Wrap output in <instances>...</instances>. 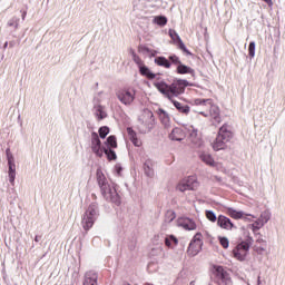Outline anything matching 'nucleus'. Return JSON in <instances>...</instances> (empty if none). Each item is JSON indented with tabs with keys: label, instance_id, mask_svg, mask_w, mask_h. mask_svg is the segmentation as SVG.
I'll list each match as a JSON object with an SVG mask.
<instances>
[{
	"label": "nucleus",
	"instance_id": "nucleus-1",
	"mask_svg": "<svg viewBox=\"0 0 285 285\" xmlns=\"http://www.w3.org/2000/svg\"><path fill=\"white\" fill-rule=\"evenodd\" d=\"M230 139H233V131H230V129H228L227 124H224L219 128L217 137L214 140V142L212 144V147L216 151L226 150V145L228 144V141H230Z\"/></svg>",
	"mask_w": 285,
	"mask_h": 285
},
{
	"label": "nucleus",
	"instance_id": "nucleus-2",
	"mask_svg": "<svg viewBox=\"0 0 285 285\" xmlns=\"http://www.w3.org/2000/svg\"><path fill=\"white\" fill-rule=\"evenodd\" d=\"M195 106H205L207 112L213 117L215 124H222V116H219V107L213 105V99L197 98L194 100Z\"/></svg>",
	"mask_w": 285,
	"mask_h": 285
},
{
	"label": "nucleus",
	"instance_id": "nucleus-3",
	"mask_svg": "<svg viewBox=\"0 0 285 285\" xmlns=\"http://www.w3.org/2000/svg\"><path fill=\"white\" fill-rule=\"evenodd\" d=\"M101 195L107 202H111L112 204H116V206H119L121 204V198L119 197V194L117 193V188L115 186L108 184L104 187H100Z\"/></svg>",
	"mask_w": 285,
	"mask_h": 285
},
{
	"label": "nucleus",
	"instance_id": "nucleus-4",
	"mask_svg": "<svg viewBox=\"0 0 285 285\" xmlns=\"http://www.w3.org/2000/svg\"><path fill=\"white\" fill-rule=\"evenodd\" d=\"M203 246H204V235H202V233H196L191 242L189 243V246L187 248V254L190 255V257H195V255L202 252Z\"/></svg>",
	"mask_w": 285,
	"mask_h": 285
},
{
	"label": "nucleus",
	"instance_id": "nucleus-5",
	"mask_svg": "<svg viewBox=\"0 0 285 285\" xmlns=\"http://www.w3.org/2000/svg\"><path fill=\"white\" fill-rule=\"evenodd\" d=\"M176 188L180 193H186V190H197V188H199V181H197V177L188 176L181 179Z\"/></svg>",
	"mask_w": 285,
	"mask_h": 285
},
{
	"label": "nucleus",
	"instance_id": "nucleus-6",
	"mask_svg": "<svg viewBox=\"0 0 285 285\" xmlns=\"http://www.w3.org/2000/svg\"><path fill=\"white\" fill-rule=\"evenodd\" d=\"M138 121L144 126L142 132H150L155 126V115L149 110L145 109L140 115Z\"/></svg>",
	"mask_w": 285,
	"mask_h": 285
},
{
	"label": "nucleus",
	"instance_id": "nucleus-7",
	"mask_svg": "<svg viewBox=\"0 0 285 285\" xmlns=\"http://www.w3.org/2000/svg\"><path fill=\"white\" fill-rule=\"evenodd\" d=\"M117 99L124 104V106H131L132 101H135V97L137 96V91L132 88L120 89L118 90Z\"/></svg>",
	"mask_w": 285,
	"mask_h": 285
},
{
	"label": "nucleus",
	"instance_id": "nucleus-8",
	"mask_svg": "<svg viewBox=\"0 0 285 285\" xmlns=\"http://www.w3.org/2000/svg\"><path fill=\"white\" fill-rule=\"evenodd\" d=\"M186 86H188V81L186 80H176L169 85V99L173 100V97H179V95H184Z\"/></svg>",
	"mask_w": 285,
	"mask_h": 285
},
{
	"label": "nucleus",
	"instance_id": "nucleus-9",
	"mask_svg": "<svg viewBox=\"0 0 285 285\" xmlns=\"http://www.w3.org/2000/svg\"><path fill=\"white\" fill-rule=\"evenodd\" d=\"M248 250H250V245L247 242H242L233 249V255L238 262H244L246 255H248Z\"/></svg>",
	"mask_w": 285,
	"mask_h": 285
},
{
	"label": "nucleus",
	"instance_id": "nucleus-10",
	"mask_svg": "<svg viewBox=\"0 0 285 285\" xmlns=\"http://www.w3.org/2000/svg\"><path fill=\"white\" fill-rule=\"evenodd\" d=\"M91 150L96 157H104V148L101 147V140L99 134L91 132Z\"/></svg>",
	"mask_w": 285,
	"mask_h": 285
},
{
	"label": "nucleus",
	"instance_id": "nucleus-11",
	"mask_svg": "<svg viewBox=\"0 0 285 285\" xmlns=\"http://www.w3.org/2000/svg\"><path fill=\"white\" fill-rule=\"evenodd\" d=\"M168 35L171 39V41L179 48V50H183L186 55H191L190 51L186 48V45H184V41L179 37V33L175 31L174 29H169Z\"/></svg>",
	"mask_w": 285,
	"mask_h": 285
},
{
	"label": "nucleus",
	"instance_id": "nucleus-12",
	"mask_svg": "<svg viewBox=\"0 0 285 285\" xmlns=\"http://www.w3.org/2000/svg\"><path fill=\"white\" fill-rule=\"evenodd\" d=\"M216 277L222 281V284L233 285V279L230 278V274L224 269L223 266H215Z\"/></svg>",
	"mask_w": 285,
	"mask_h": 285
},
{
	"label": "nucleus",
	"instance_id": "nucleus-13",
	"mask_svg": "<svg viewBox=\"0 0 285 285\" xmlns=\"http://www.w3.org/2000/svg\"><path fill=\"white\" fill-rule=\"evenodd\" d=\"M217 226H219V228H223V230H230L232 228H235V224H233L230 218L224 215L218 216Z\"/></svg>",
	"mask_w": 285,
	"mask_h": 285
},
{
	"label": "nucleus",
	"instance_id": "nucleus-14",
	"mask_svg": "<svg viewBox=\"0 0 285 285\" xmlns=\"http://www.w3.org/2000/svg\"><path fill=\"white\" fill-rule=\"evenodd\" d=\"M178 226L184 230H197V224L190 218H179Z\"/></svg>",
	"mask_w": 285,
	"mask_h": 285
},
{
	"label": "nucleus",
	"instance_id": "nucleus-15",
	"mask_svg": "<svg viewBox=\"0 0 285 285\" xmlns=\"http://www.w3.org/2000/svg\"><path fill=\"white\" fill-rule=\"evenodd\" d=\"M155 88H157L158 91L161 92V95H165L169 99L170 97V85L166 83L165 81H155L154 82Z\"/></svg>",
	"mask_w": 285,
	"mask_h": 285
},
{
	"label": "nucleus",
	"instance_id": "nucleus-16",
	"mask_svg": "<svg viewBox=\"0 0 285 285\" xmlns=\"http://www.w3.org/2000/svg\"><path fill=\"white\" fill-rule=\"evenodd\" d=\"M169 139L171 141H183V139H186V132L181 128H174L169 134Z\"/></svg>",
	"mask_w": 285,
	"mask_h": 285
},
{
	"label": "nucleus",
	"instance_id": "nucleus-17",
	"mask_svg": "<svg viewBox=\"0 0 285 285\" xmlns=\"http://www.w3.org/2000/svg\"><path fill=\"white\" fill-rule=\"evenodd\" d=\"M226 213L229 217H232V219H244V217H255L250 214H244V212H237L236 209H233V207H228Z\"/></svg>",
	"mask_w": 285,
	"mask_h": 285
},
{
	"label": "nucleus",
	"instance_id": "nucleus-18",
	"mask_svg": "<svg viewBox=\"0 0 285 285\" xmlns=\"http://www.w3.org/2000/svg\"><path fill=\"white\" fill-rule=\"evenodd\" d=\"M199 159L203 160V163L206 164V166H210L212 168H215V166H217V163H215V159L208 153L199 154Z\"/></svg>",
	"mask_w": 285,
	"mask_h": 285
},
{
	"label": "nucleus",
	"instance_id": "nucleus-19",
	"mask_svg": "<svg viewBox=\"0 0 285 285\" xmlns=\"http://www.w3.org/2000/svg\"><path fill=\"white\" fill-rule=\"evenodd\" d=\"M95 220H96L95 217L88 216V214H85L81 220L83 230L88 232L90 228H92V226H95Z\"/></svg>",
	"mask_w": 285,
	"mask_h": 285
},
{
	"label": "nucleus",
	"instance_id": "nucleus-20",
	"mask_svg": "<svg viewBox=\"0 0 285 285\" xmlns=\"http://www.w3.org/2000/svg\"><path fill=\"white\" fill-rule=\"evenodd\" d=\"M97 274L92 271H89L85 274L83 285H97Z\"/></svg>",
	"mask_w": 285,
	"mask_h": 285
},
{
	"label": "nucleus",
	"instance_id": "nucleus-21",
	"mask_svg": "<svg viewBox=\"0 0 285 285\" xmlns=\"http://www.w3.org/2000/svg\"><path fill=\"white\" fill-rule=\"evenodd\" d=\"M127 135L130 141L134 144V146H136L137 148L141 146V139L137 138V132H135L132 128L130 127L127 128Z\"/></svg>",
	"mask_w": 285,
	"mask_h": 285
},
{
	"label": "nucleus",
	"instance_id": "nucleus-22",
	"mask_svg": "<svg viewBox=\"0 0 285 285\" xmlns=\"http://www.w3.org/2000/svg\"><path fill=\"white\" fill-rule=\"evenodd\" d=\"M155 65L166 69H170L173 66V63H170V60L167 59L166 57H156Z\"/></svg>",
	"mask_w": 285,
	"mask_h": 285
},
{
	"label": "nucleus",
	"instance_id": "nucleus-23",
	"mask_svg": "<svg viewBox=\"0 0 285 285\" xmlns=\"http://www.w3.org/2000/svg\"><path fill=\"white\" fill-rule=\"evenodd\" d=\"M176 72L178 75H195V69L180 62L179 66L176 68Z\"/></svg>",
	"mask_w": 285,
	"mask_h": 285
},
{
	"label": "nucleus",
	"instance_id": "nucleus-24",
	"mask_svg": "<svg viewBox=\"0 0 285 285\" xmlns=\"http://www.w3.org/2000/svg\"><path fill=\"white\" fill-rule=\"evenodd\" d=\"M96 178H97L99 188H104L105 186H108V179H106V175H104V171H101V169H97Z\"/></svg>",
	"mask_w": 285,
	"mask_h": 285
},
{
	"label": "nucleus",
	"instance_id": "nucleus-25",
	"mask_svg": "<svg viewBox=\"0 0 285 285\" xmlns=\"http://www.w3.org/2000/svg\"><path fill=\"white\" fill-rule=\"evenodd\" d=\"M175 108L180 111L183 115H188L190 112V107L188 105H184L177 100H171Z\"/></svg>",
	"mask_w": 285,
	"mask_h": 285
},
{
	"label": "nucleus",
	"instance_id": "nucleus-26",
	"mask_svg": "<svg viewBox=\"0 0 285 285\" xmlns=\"http://www.w3.org/2000/svg\"><path fill=\"white\" fill-rule=\"evenodd\" d=\"M95 116L97 117L98 121H101V119H106V117H108V114H106V110H104V106L98 105L95 107Z\"/></svg>",
	"mask_w": 285,
	"mask_h": 285
},
{
	"label": "nucleus",
	"instance_id": "nucleus-27",
	"mask_svg": "<svg viewBox=\"0 0 285 285\" xmlns=\"http://www.w3.org/2000/svg\"><path fill=\"white\" fill-rule=\"evenodd\" d=\"M139 68V72L142 77H147V79H155L156 75L150 71V69H148V67H146V65H142L141 67H138Z\"/></svg>",
	"mask_w": 285,
	"mask_h": 285
},
{
	"label": "nucleus",
	"instance_id": "nucleus-28",
	"mask_svg": "<svg viewBox=\"0 0 285 285\" xmlns=\"http://www.w3.org/2000/svg\"><path fill=\"white\" fill-rule=\"evenodd\" d=\"M153 166H154L153 160H146L144 164V170L148 177H153L154 175Z\"/></svg>",
	"mask_w": 285,
	"mask_h": 285
},
{
	"label": "nucleus",
	"instance_id": "nucleus-29",
	"mask_svg": "<svg viewBox=\"0 0 285 285\" xmlns=\"http://www.w3.org/2000/svg\"><path fill=\"white\" fill-rule=\"evenodd\" d=\"M85 215H87L88 217H94V219H97V205L95 204L89 205Z\"/></svg>",
	"mask_w": 285,
	"mask_h": 285
},
{
	"label": "nucleus",
	"instance_id": "nucleus-30",
	"mask_svg": "<svg viewBox=\"0 0 285 285\" xmlns=\"http://www.w3.org/2000/svg\"><path fill=\"white\" fill-rule=\"evenodd\" d=\"M154 23L164 27L166 23H168V18H166V16H157L154 19Z\"/></svg>",
	"mask_w": 285,
	"mask_h": 285
},
{
	"label": "nucleus",
	"instance_id": "nucleus-31",
	"mask_svg": "<svg viewBox=\"0 0 285 285\" xmlns=\"http://www.w3.org/2000/svg\"><path fill=\"white\" fill-rule=\"evenodd\" d=\"M130 55L132 57V61L138 66V68L144 66V60H141V58L132 49H130Z\"/></svg>",
	"mask_w": 285,
	"mask_h": 285
},
{
	"label": "nucleus",
	"instance_id": "nucleus-32",
	"mask_svg": "<svg viewBox=\"0 0 285 285\" xmlns=\"http://www.w3.org/2000/svg\"><path fill=\"white\" fill-rule=\"evenodd\" d=\"M104 153L105 155H107V158L109 159V161L117 159V154L111 148H104L102 154Z\"/></svg>",
	"mask_w": 285,
	"mask_h": 285
},
{
	"label": "nucleus",
	"instance_id": "nucleus-33",
	"mask_svg": "<svg viewBox=\"0 0 285 285\" xmlns=\"http://www.w3.org/2000/svg\"><path fill=\"white\" fill-rule=\"evenodd\" d=\"M176 217H177V215L175 214V212L167 210V213L165 214V223L170 224V222H175Z\"/></svg>",
	"mask_w": 285,
	"mask_h": 285
},
{
	"label": "nucleus",
	"instance_id": "nucleus-34",
	"mask_svg": "<svg viewBox=\"0 0 285 285\" xmlns=\"http://www.w3.org/2000/svg\"><path fill=\"white\" fill-rule=\"evenodd\" d=\"M16 170H17V166L16 165L14 166L11 165L9 167V181H10V184H14V177H17Z\"/></svg>",
	"mask_w": 285,
	"mask_h": 285
},
{
	"label": "nucleus",
	"instance_id": "nucleus-35",
	"mask_svg": "<svg viewBox=\"0 0 285 285\" xmlns=\"http://www.w3.org/2000/svg\"><path fill=\"white\" fill-rule=\"evenodd\" d=\"M109 132H110V128H108L107 126H104V127L99 128V137L101 139H106V137H108Z\"/></svg>",
	"mask_w": 285,
	"mask_h": 285
},
{
	"label": "nucleus",
	"instance_id": "nucleus-36",
	"mask_svg": "<svg viewBox=\"0 0 285 285\" xmlns=\"http://www.w3.org/2000/svg\"><path fill=\"white\" fill-rule=\"evenodd\" d=\"M107 146H109V148H117V137L109 136L107 138Z\"/></svg>",
	"mask_w": 285,
	"mask_h": 285
},
{
	"label": "nucleus",
	"instance_id": "nucleus-37",
	"mask_svg": "<svg viewBox=\"0 0 285 285\" xmlns=\"http://www.w3.org/2000/svg\"><path fill=\"white\" fill-rule=\"evenodd\" d=\"M169 62L173 63L174 66H179L181 63V60L179 59V56L177 55H171L168 57Z\"/></svg>",
	"mask_w": 285,
	"mask_h": 285
},
{
	"label": "nucleus",
	"instance_id": "nucleus-38",
	"mask_svg": "<svg viewBox=\"0 0 285 285\" xmlns=\"http://www.w3.org/2000/svg\"><path fill=\"white\" fill-rule=\"evenodd\" d=\"M206 217L209 222H213V223L217 222V216L213 210H206Z\"/></svg>",
	"mask_w": 285,
	"mask_h": 285
},
{
	"label": "nucleus",
	"instance_id": "nucleus-39",
	"mask_svg": "<svg viewBox=\"0 0 285 285\" xmlns=\"http://www.w3.org/2000/svg\"><path fill=\"white\" fill-rule=\"evenodd\" d=\"M219 244L223 248H228L230 246V242L226 237H218Z\"/></svg>",
	"mask_w": 285,
	"mask_h": 285
},
{
	"label": "nucleus",
	"instance_id": "nucleus-40",
	"mask_svg": "<svg viewBox=\"0 0 285 285\" xmlns=\"http://www.w3.org/2000/svg\"><path fill=\"white\" fill-rule=\"evenodd\" d=\"M248 56L250 57V59H253V57H255V41L249 42Z\"/></svg>",
	"mask_w": 285,
	"mask_h": 285
},
{
	"label": "nucleus",
	"instance_id": "nucleus-41",
	"mask_svg": "<svg viewBox=\"0 0 285 285\" xmlns=\"http://www.w3.org/2000/svg\"><path fill=\"white\" fill-rule=\"evenodd\" d=\"M262 226H264V223H261L259 220L255 222L254 224H252V230H259V228H262Z\"/></svg>",
	"mask_w": 285,
	"mask_h": 285
},
{
	"label": "nucleus",
	"instance_id": "nucleus-42",
	"mask_svg": "<svg viewBox=\"0 0 285 285\" xmlns=\"http://www.w3.org/2000/svg\"><path fill=\"white\" fill-rule=\"evenodd\" d=\"M7 26H9V28H12V26H14V28H19V21L18 20H9Z\"/></svg>",
	"mask_w": 285,
	"mask_h": 285
},
{
	"label": "nucleus",
	"instance_id": "nucleus-43",
	"mask_svg": "<svg viewBox=\"0 0 285 285\" xmlns=\"http://www.w3.org/2000/svg\"><path fill=\"white\" fill-rule=\"evenodd\" d=\"M7 159H8V161H10V159H11V160L14 159V157L12 156V154H10V149H7Z\"/></svg>",
	"mask_w": 285,
	"mask_h": 285
},
{
	"label": "nucleus",
	"instance_id": "nucleus-44",
	"mask_svg": "<svg viewBox=\"0 0 285 285\" xmlns=\"http://www.w3.org/2000/svg\"><path fill=\"white\" fill-rule=\"evenodd\" d=\"M269 8H273V0H263Z\"/></svg>",
	"mask_w": 285,
	"mask_h": 285
},
{
	"label": "nucleus",
	"instance_id": "nucleus-45",
	"mask_svg": "<svg viewBox=\"0 0 285 285\" xmlns=\"http://www.w3.org/2000/svg\"><path fill=\"white\" fill-rule=\"evenodd\" d=\"M165 245L170 248V246H171L170 238L165 239Z\"/></svg>",
	"mask_w": 285,
	"mask_h": 285
},
{
	"label": "nucleus",
	"instance_id": "nucleus-46",
	"mask_svg": "<svg viewBox=\"0 0 285 285\" xmlns=\"http://www.w3.org/2000/svg\"><path fill=\"white\" fill-rule=\"evenodd\" d=\"M8 166H9V167L16 166V165H14V159H13V160H12V159H9V160H8Z\"/></svg>",
	"mask_w": 285,
	"mask_h": 285
},
{
	"label": "nucleus",
	"instance_id": "nucleus-47",
	"mask_svg": "<svg viewBox=\"0 0 285 285\" xmlns=\"http://www.w3.org/2000/svg\"><path fill=\"white\" fill-rule=\"evenodd\" d=\"M158 112L159 115H164V117H166V111L164 109H159Z\"/></svg>",
	"mask_w": 285,
	"mask_h": 285
},
{
	"label": "nucleus",
	"instance_id": "nucleus-48",
	"mask_svg": "<svg viewBox=\"0 0 285 285\" xmlns=\"http://www.w3.org/2000/svg\"><path fill=\"white\" fill-rule=\"evenodd\" d=\"M41 239V236H36L35 242H39Z\"/></svg>",
	"mask_w": 285,
	"mask_h": 285
},
{
	"label": "nucleus",
	"instance_id": "nucleus-49",
	"mask_svg": "<svg viewBox=\"0 0 285 285\" xmlns=\"http://www.w3.org/2000/svg\"><path fill=\"white\" fill-rule=\"evenodd\" d=\"M170 239H173V242H175V244H177V238H175V236H171Z\"/></svg>",
	"mask_w": 285,
	"mask_h": 285
},
{
	"label": "nucleus",
	"instance_id": "nucleus-50",
	"mask_svg": "<svg viewBox=\"0 0 285 285\" xmlns=\"http://www.w3.org/2000/svg\"><path fill=\"white\" fill-rule=\"evenodd\" d=\"M117 173H118V175L121 173V167L117 168Z\"/></svg>",
	"mask_w": 285,
	"mask_h": 285
},
{
	"label": "nucleus",
	"instance_id": "nucleus-51",
	"mask_svg": "<svg viewBox=\"0 0 285 285\" xmlns=\"http://www.w3.org/2000/svg\"><path fill=\"white\" fill-rule=\"evenodd\" d=\"M22 19H26V12H23V14H22Z\"/></svg>",
	"mask_w": 285,
	"mask_h": 285
},
{
	"label": "nucleus",
	"instance_id": "nucleus-52",
	"mask_svg": "<svg viewBox=\"0 0 285 285\" xmlns=\"http://www.w3.org/2000/svg\"><path fill=\"white\" fill-rule=\"evenodd\" d=\"M200 115H204V117H206V114H204V112H200Z\"/></svg>",
	"mask_w": 285,
	"mask_h": 285
}]
</instances>
